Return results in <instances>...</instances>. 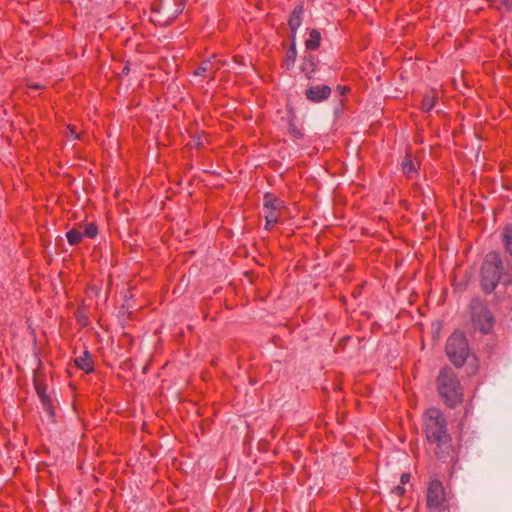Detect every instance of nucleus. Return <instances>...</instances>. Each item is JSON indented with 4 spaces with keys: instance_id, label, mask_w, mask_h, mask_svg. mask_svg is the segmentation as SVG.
Listing matches in <instances>:
<instances>
[{
    "instance_id": "obj_1",
    "label": "nucleus",
    "mask_w": 512,
    "mask_h": 512,
    "mask_svg": "<svg viewBox=\"0 0 512 512\" xmlns=\"http://www.w3.org/2000/svg\"><path fill=\"white\" fill-rule=\"evenodd\" d=\"M425 434L429 445L440 460L452 456V438L447 430V420L444 414L435 407L426 410L424 414Z\"/></svg>"
},
{
    "instance_id": "obj_2",
    "label": "nucleus",
    "mask_w": 512,
    "mask_h": 512,
    "mask_svg": "<svg viewBox=\"0 0 512 512\" xmlns=\"http://www.w3.org/2000/svg\"><path fill=\"white\" fill-rule=\"evenodd\" d=\"M437 390L449 407H455L462 401V386L456 373L449 367L441 369L437 377Z\"/></svg>"
},
{
    "instance_id": "obj_3",
    "label": "nucleus",
    "mask_w": 512,
    "mask_h": 512,
    "mask_svg": "<svg viewBox=\"0 0 512 512\" xmlns=\"http://www.w3.org/2000/svg\"><path fill=\"white\" fill-rule=\"evenodd\" d=\"M503 263L501 257L496 252H489L483 261L481 267V286L485 293H491L495 290L503 276Z\"/></svg>"
},
{
    "instance_id": "obj_4",
    "label": "nucleus",
    "mask_w": 512,
    "mask_h": 512,
    "mask_svg": "<svg viewBox=\"0 0 512 512\" xmlns=\"http://www.w3.org/2000/svg\"><path fill=\"white\" fill-rule=\"evenodd\" d=\"M469 353L470 350L465 335L462 332H454L446 342V354L449 360L456 367H462Z\"/></svg>"
},
{
    "instance_id": "obj_5",
    "label": "nucleus",
    "mask_w": 512,
    "mask_h": 512,
    "mask_svg": "<svg viewBox=\"0 0 512 512\" xmlns=\"http://www.w3.org/2000/svg\"><path fill=\"white\" fill-rule=\"evenodd\" d=\"M426 505L431 512H447L448 500L442 482L438 479L429 481L426 493Z\"/></svg>"
},
{
    "instance_id": "obj_6",
    "label": "nucleus",
    "mask_w": 512,
    "mask_h": 512,
    "mask_svg": "<svg viewBox=\"0 0 512 512\" xmlns=\"http://www.w3.org/2000/svg\"><path fill=\"white\" fill-rule=\"evenodd\" d=\"M473 326L484 334H488L494 324V318L486 304L480 299H473L470 303Z\"/></svg>"
},
{
    "instance_id": "obj_7",
    "label": "nucleus",
    "mask_w": 512,
    "mask_h": 512,
    "mask_svg": "<svg viewBox=\"0 0 512 512\" xmlns=\"http://www.w3.org/2000/svg\"><path fill=\"white\" fill-rule=\"evenodd\" d=\"M331 94V88L328 85L311 86L306 89L305 96L311 102H321L327 99Z\"/></svg>"
},
{
    "instance_id": "obj_8",
    "label": "nucleus",
    "mask_w": 512,
    "mask_h": 512,
    "mask_svg": "<svg viewBox=\"0 0 512 512\" xmlns=\"http://www.w3.org/2000/svg\"><path fill=\"white\" fill-rule=\"evenodd\" d=\"M303 13H304L303 7L296 6L289 16L288 25L290 28L291 40H296L297 29L300 27V25L302 23Z\"/></svg>"
},
{
    "instance_id": "obj_9",
    "label": "nucleus",
    "mask_w": 512,
    "mask_h": 512,
    "mask_svg": "<svg viewBox=\"0 0 512 512\" xmlns=\"http://www.w3.org/2000/svg\"><path fill=\"white\" fill-rule=\"evenodd\" d=\"M219 69V64L215 62V60H205L203 61L194 71V75L203 76V77H211L214 78L215 72Z\"/></svg>"
},
{
    "instance_id": "obj_10",
    "label": "nucleus",
    "mask_w": 512,
    "mask_h": 512,
    "mask_svg": "<svg viewBox=\"0 0 512 512\" xmlns=\"http://www.w3.org/2000/svg\"><path fill=\"white\" fill-rule=\"evenodd\" d=\"M75 365L80 370L89 374L94 371V362L92 359V355L88 350H85L82 355L76 357L74 359Z\"/></svg>"
},
{
    "instance_id": "obj_11",
    "label": "nucleus",
    "mask_w": 512,
    "mask_h": 512,
    "mask_svg": "<svg viewBox=\"0 0 512 512\" xmlns=\"http://www.w3.org/2000/svg\"><path fill=\"white\" fill-rule=\"evenodd\" d=\"M301 70L308 79H311L317 70V59L314 55L305 56L301 64Z\"/></svg>"
},
{
    "instance_id": "obj_12",
    "label": "nucleus",
    "mask_w": 512,
    "mask_h": 512,
    "mask_svg": "<svg viewBox=\"0 0 512 512\" xmlns=\"http://www.w3.org/2000/svg\"><path fill=\"white\" fill-rule=\"evenodd\" d=\"M265 210H280L282 207H284V202L277 198L272 193H266L264 195V203H263Z\"/></svg>"
},
{
    "instance_id": "obj_13",
    "label": "nucleus",
    "mask_w": 512,
    "mask_h": 512,
    "mask_svg": "<svg viewBox=\"0 0 512 512\" xmlns=\"http://www.w3.org/2000/svg\"><path fill=\"white\" fill-rule=\"evenodd\" d=\"M321 43V34L317 29H312L309 38L305 41L307 50L314 51L319 48Z\"/></svg>"
},
{
    "instance_id": "obj_14",
    "label": "nucleus",
    "mask_w": 512,
    "mask_h": 512,
    "mask_svg": "<svg viewBox=\"0 0 512 512\" xmlns=\"http://www.w3.org/2000/svg\"><path fill=\"white\" fill-rule=\"evenodd\" d=\"M437 99L438 97L436 92H431L424 95L421 104L422 110L424 112H430L435 107Z\"/></svg>"
},
{
    "instance_id": "obj_15",
    "label": "nucleus",
    "mask_w": 512,
    "mask_h": 512,
    "mask_svg": "<svg viewBox=\"0 0 512 512\" xmlns=\"http://www.w3.org/2000/svg\"><path fill=\"white\" fill-rule=\"evenodd\" d=\"M297 57L296 40H291V45L287 50L285 65L287 69L294 66Z\"/></svg>"
},
{
    "instance_id": "obj_16",
    "label": "nucleus",
    "mask_w": 512,
    "mask_h": 512,
    "mask_svg": "<svg viewBox=\"0 0 512 512\" xmlns=\"http://www.w3.org/2000/svg\"><path fill=\"white\" fill-rule=\"evenodd\" d=\"M66 238L70 245L75 246L82 241L83 233L77 228H72L69 231H67Z\"/></svg>"
},
{
    "instance_id": "obj_17",
    "label": "nucleus",
    "mask_w": 512,
    "mask_h": 512,
    "mask_svg": "<svg viewBox=\"0 0 512 512\" xmlns=\"http://www.w3.org/2000/svg\"><path fill=\"white\" fill-rule=\"evenodd\" d=\"M503 242L507 252L512 255V226H506L503 231Z\"/></svg>"
},
{
    "instance_id": "obj_18",
    "label": "nucleus",
    "mask_w": 512,
    "mask_h": 512,
    "mask_svg": "<svg viewBox=\"0 0 512 512\" xmlns=\"http://www.w3.org/2000/svg\"><path fill=\"white\" fill-rule=\"evenodd\" d=\"M36 389H37V393L41 399V402L44 406V409L47 410V411H50L51 410V399L50 397L45 393V388L37 385L36 386Z\"/></svg>"
},
{
    "instance_id": "obj_19",
    "label": "nucleus",
    "mask_w": 512,
    "mask_h": 512,
    "mask_svg": "<svg viewBox=\"0 0 512 512\" xmlns=\"http://www.w3.org/2000/svg\"><path fill=\"white\" fill-rule=\"evenodd\" d=\"M83 236H87L88 238H95L98 234V227L94 223H89L85 226Z\"/></svg>"
},
{
    "instance_id": "obj_20",
    "label": "nucleus",
    "mask_w": 512,
    "mask_h": 512,
    "mask_svg": "<svg viewBox=\"0 0 512 512\" xmlns=\"http://www.w3.org/2000/svg\"><path fill=\"white\" fill-rule=\"evenodd\" d=\"M288 132L294 139L303 138V133L292 121L289 122Z\"/></svg>"
},
{
    "instance_id": "obj_21",
    "label": "nucleus",
    "mask_w": 512,
    "mask_h": 512,
    "mask_svg": "<svg viewBox=\"0 0 512 512\" xmlns=\"http://www.w3.org/2000/svg\"><path fill=\"white\" fill-rule=\"evenodd\" d=\"M403 172L406 174V175H410L411 173H415L416 172V167H415V164L414 162L407 158L405 159V161L403 162Z\"/></svg>"
},
{
    "instance_id": "obj_22",
    "label": "nucleus",
    "mask_w": 512,
    "mask_h": 512,
    "mask_svg": "<svg viewBox=\"0 0 512 512\" xmlns=\"http://www.w3.org/2000/svg\"><path fill=\"white\" fill-rule=\"evenodd\" d=\"M265 220L267 221V223H278L279 217L277 215V211L276 210H267L266 215H265Z\"/></svg>"
},
{
    "instance_id": "obj_23",
    "label": "nucleus",
    "mask_w": 512,
    "mask_h": 512,
    "mask_svg": "<svg viewBox=\"0 0 512 512\" xmlns=\"http://www.w3.org/2000/svg\"><path fill=\"white\" fill-rule=\"evenodd\" d=\"M501 5H497V9L501 10L502 8H504L505 10L507 11H510L512 12V0H499Z\"/></svg>"
},
{
    "instance_id": "obj_24",
    "label": "nucleus",
    "mask_w": 512,
    "mask_h": 512,
    "mask_svg": "<svg viewBox=\"0 0 512 512\" xmlns=\"http://www.w3.org/2000/svg\"><path fill=\"white\" fill-rule=\"evenodd\" d=\"M393 494L401 497L405 494L406 492V489L403 485H397L395 487H393L392 491H391Z\"/></svg>"
},
{
    "instance_id": "obj_25",
    "label": "nucleus",
    "mask_w": 512,
    "mask_h": 512,
    "mask_svg": "<svg viewBox=\"0 0 512 512\" xmlns=\"http://www.w3.org/2000/svg\"><path fill=\"white\" fill-rule=\"evenodd\" d=\"M410 477H411V476H410V474H409V473H403V474L401 475V477H400V483H401V485H403V486H404L406 483H408V482H409V480H410Z\"/></svg>"
},
{
    "instance_id": "obj_26",
    "label": "nucleus",
    "mask_w": 512,
    "mask_h": 512,
    "mask_svg": "<svg viewBox=\"0 0 512 512\" xmlns=\"http://www.w3.org/2000/svg\"><path fill=\"white\" fill-rule=\"evenodd\" d=\"M129 71H130V68H129L128 64H126V65L123 67V69H122V74H124V75H128Z\"/></svg>"
},
{
    "instance_id": "obj_27",
    "label": "nucleus",
    "mask_w": 512,
    "mask_h": 512,
    "mask_svg": "<svg viewBox=\"0 0 512 512\" xmlns=\"http://www.w3.org/2000/svg\"><path fill=\"white\" fill-rule=\"evenodd\" d=\"M338 88L341 90L340 92H341V94H342V95H344V94L346 93V91L348 90V88H347V87H341V86H339Z\"/></svg>"
},
{
    "instance_id": "obj_28",
    "label": "nucleus",
    "mask_w": 512,
    "mask_h": 512,
    "mask_svg": "<svg viewBox=\"0 0 512 512\" xmlns=\"http://www.w3.org/2000/svg\"><path fill=\"white\" fill-rule=\"evenodd\" d=\"M274 224H275V223H267V222H266L265 228H266V229H270V228H271V226H273Z\"/></svg>"
},
{
    "instance_id": "obj_29",
    "label": "nucleus",
    "mask_w": 512,
    "mask_h": 512,
    "mask_svg": "<svg viewBox=\"0 0 512 512\" xmlns=\"http://www.w3.org/2000/svg\"><path fill=\"white\" fill-rule=\"evenodd\" d=\"M71 134L76 138L78 139L79 136L76 134V132L74 131V129H71Z\"/></svg>"
}]
</instances>
